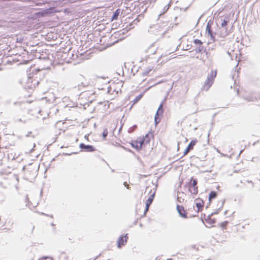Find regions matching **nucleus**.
<instances>
[{
  "mask_svg": "<svg viewBox=\"0 0 260 260\" xmlns=\"http://www.w3.org/2000/svg\"><path fill=\"white\" fill-rule=\"evenodd\" d=\"M116 84H119V85L121 87H122L123 85V82L121 80L118 81L117 83L114 82L113 83V85H115Z\"/></svg>",
  "mask_w": 260,
  "mask_h": 260,
  "instance_id": "21",
  "label": "nucleus"
},
{
  "mask_svg": "<svg viewBox=\"0 0 260 260\" xmlns=\"http://www.w3.org/2000/svg\"><path fill=\"white\" fill-rule=\"evenodd\" d=\"M206 222L211 226H213L216 222V219L213 217V215H209L205 219Z\"/></svg>",
  "mask_w": 260,
  "mask_h": 260,
  "instance_id": "9",
  "label": "nucleus"
},
{
  "mask_svg": "<svg viewBox=\"0 0 260 260\" xmlns=\"http://www.w3.org/2000/svg\"><path fill=\"white\" fill-rule=\"evenodd\" d=\"M120 9H117L115 12H114L113 16L112 17L111 20L113 21L114 20H117L120 13Z\"/></svg>",
  "mask_w": 260,
  "mask_h": 260,
  "instance_id": "14",
  "label": "nucleus"
},
{
  "mask_svg": "<svg viewBox=\"0 0 260 260\" xmlns=\"http://www.w3.org/2000/svg\"><path fill=\"white\" fill-rule=\"evenodd\" d=\"M223 206V202H221V206H220V207L219 208V209L222 208Z\"/></svg>",
  "mask_w": 260,
  "mask_h": 260,
  "instance_id": "23",
  "label": "nucleus"
},
{
  "mask_svg": "<svg viewBox=\"0 0 260 260\" xmlns=\"http://www.w3.org/2000/svg\"><path fill=\"white\" fill-rule=\"evenodd\" d=\"M150 139L149 134L145 136H140L136 139L133 140L131 142L132 147L135 149L137 151H139L150 143Z\"/></svg>",
  "mask_w": 260,
  "mask_h": 260,
  "instance_id": "1",
  "label": "nucleus"
},
{
  "mask_svg": "<svg viewBox=\"0 0 260 260\" xmlns=\"http://www.w3.org/2000/svg\"><path fill=\"white\" fill-rule=\"evenodd\" d=\"M198 181L192 177L191 178L190 182L188 183V187L189 192L194 195H196L198 192V187L197 186Z\"/></svg>",
  "mask_w": 260,
  "mask_h": 260,
  "instance_id": "3",
  "label": "nucleus"
},
{
  "mask_svg": "<svg viewBox=\"0 0 260 260\" xmlns=\"http://www.w3.org/2000/svg\"><path fill=\"white\" fill-rule=\"evenodd\" d=\"M154 197V192L152 193L146 202V208L144 211V215L148 211L150 205L151 204Z\"/></svg>",
  "mask_w": 260,
  "mask_h": 260,
  "instance_id": "8",
  "label": "nucleus"
},
{
  "mask_svg": "<svg viewBox=\"0 0 260 260\" xmlns=\"http://www.w3.org/2000/svg\"><path fill=\"white\" fill-rule=\"evenodd\" d=\"M228 224V221H224L221 223L220 226L223 229H226Z\"/></svg>",
  "mask_w": 260,
  "mask_h": 260,
  "instance_id": "19",
  "label": "nucleus"
},
{
  "mask_svg": "<svg viewBox=\"0 0 260 260\" xmlns=\"http://www.w3.org/2000/svg\"><path fill=\"white\" fill-rule=\"evenodd\" d=\"M80 96L81 99H85L90 103L95 100V92L92 89L83 91Z\"/></svg>",
  "mask_w": 260,
  "mask_h": 260,
  "instance_id": "2",
  "label": "nucleus"
},
{
  "mask_svg": "<svg viewBox=\"0 0 260 260\" xmlns=\"http://www.w3.org/2000/svg\"><path fill=\"white\" fill-rule=\"evenodd\" d=\"M219 188H220V186H217V189H219Z\"/></svg>",
  "mask_w": 260,
  "mask_h": 260,
  "instance_id": "24",
  "label": "nucleus"
},
{
  "mask_svg": "<svg viewBox=\"0 0 260 260\" xmlns=\"http://www.w3.org/2000/svg\"><path fill=\"white\" fill-rule=\"evenodd\" d=\"M259 99V96H255L254 98H251L250 99H249L248 101H253L255 100H257Z\"/></svg>",
  "mask_w": 260,
  "mask_h": 260,
  "instance_id": "22",
  "label": "nucleus"
},
{
  "mask_svg": "<svg viewBox=\"0 0 260 260\" xmlns=\"http://www.w3.org/2000/svg\"><path fill=\"white\" fill-rule=\"evenodd\" d=\"M218 193L215 191H211L209 194V201L211 202L213 200L217 197Z\"/></svg>",
  "mask_w": 260,
  "mask_h": 260,
  "instance_id": "12",
  "label": "nucleus"
},
{
  "mask_svg": "<svg viewBox=\"0 0 260 260\" xmlns=\"http://www.w3.org/2000/svg\"><path fill=\"white\" fill-rule=\"evenodd\" d=\"M164 113V109H163V104H161L155 115V121L156 124L158 123L160 121V119L158 118L159 116H162Z\"/></svg>",
  "mask_w": 260,
  "mask_h": 260,
  "instance_id": "5",
  "label": "nucleus"
},
{
  "mask_svg": "<svg viewBox=\"0 0 260 260\" xmlns=\"http://www.w3.org/2000/svg\"><path fill=\"white\" fill-rule=\"evenodd\" d=\"M196 206L197 208L198 211L202 210L204 206V203L203 201L201 200H197L196 202Z\"/></svg>",
  "mask_w": 260,
  "mask_h": 260,
  "instance_id": "13",
  "label": "nucleus"
},
{
  "mask_svg": "<svg viewBox=\"0 0 260 260\" xmlns=\"http://www.w3.org/2000/svg\"><path fill=\"white\" fill-rule=\"evenodd\" d=\"M206 31L208 32L210 36L212 37L213 34L212 31L211 24H210L209 22H208L207 25Z\"/></svg>",
  "mask_w": 260,
  "mask_h": 260,
  "instance_id": "15",
  "label": "nucleus"
},
{
  "mask_svg": "<svg viewBox=\"0 0 260 260\" xmlns=\"http://www.w3.org/2000/svg\"><path fill=\"white\" fill-rule=\"evenodd\" d=\"M80 147L82 149H86V151L89 152H92L95 150L94 148L91 145H85L83 144H80Z\"/></svg>",
  "mask_w": 260,
  "mask_h": 260,
  "instance_id": "11",
  "label": "nucleus"
},
{
  "mask_svg": "<svg viewBox=\"0 0 260 260\" xmlns=\"http://www.w3.org/2000/svg\"><path fill=\"white\" fill-rule=\"evenodd\" d=\"M142 96H143L142 94H140V95H138L137 96H136L134 101V103H137L142 98Z\"/></svg>",
  "mask_w": 260,
  "mask_h": 260,
  "instance_id": "18",
  "label": "nucleus"
},
{
  "mask_svg": "<svg viewBox=\"0 0 260 260\" xmlns=\"http://www.w3.org/2000/svg\"><path fill=\"white\" fill-rule=\"evenodd\" d=\"M198 141L197 139L192 140L191 141L188 146L186 148L184 152V155H186L189 151L192 150L193 149V147L194 145L197 143Z\"/></svg>",
  "mask_w": 260,
  "mask_h": 260,
  "instance_id": "7",
  "label": "nucleus"
},
{
  "mask_svg": "<svg viewBox=\"0 0 260 260\" xmlns=\"http://www.w3.org/2000/svg\"><path fill=\"white\" fill-rule=\"evenodd\" d=\"M193 42L195 44L199 46V48H200L201 47H202L203 43L201 40H200L199 39H195Z\"/></svg>",
  "mask_w": 260,
  "mask_h": 260,
  "instance_id": "16",
  "label": "nucleus"
},
{
  "mask_svg": "<svg viewBox=\"0 0 260 260\" xmlns=\"http://www.w3.org/2000/svg\"><path fill=\"white\" fill-rule=\"evenodd\" d=\"M128 236L127 234L124 236H121L118 239L117 245L119 248L124 245L127 241Z\"/></svg>",
  "mask_w": 260,
  "mask_h": 260,
  "instance_id": "6",
  "label": "nucleus"
},
{
  "mask_svg": "<svg viewBox=\"0 0 260 260\" xmlns=\"http://www.w3.org/2000/svg\"><path fill=\"white\" fill-rule=\"evenodd\" d=\"M108 129L107 128H105L103 132V134H102V136H103V138L105 139L107 137V136H108Z\"/></svg>",
  "mask_w": 260,
  "mask_h": 260,
  "instance_id": "17",
  "label": "nucleus"
},
{
  "mask_svg": "<svg viewBox=\"0 0 260 260\" xmlns=\"http://www.w3.org/2000/svg\"><path fill=\"white\" fill-rule=\"evenodd\" d=\"M228 25V21L225 20H224L221 24V26L222 27H225L226 26Z\"/></svg>",
  "mask_w": 260,
  "mask_h": 260,
  "instance_id": "20",
  "label": "nucleus"
},
{
  "mask_svg": "<svg viewBox=\"0 0 260 260\" xmlns=\"http://www.w3.org/2000/svg\"><path fill=\"white\" fill-rule=\"evenodd\" d=\"M177 209L179 214L183 217H186V212L184 210V207L182 206L178 205L177 206Z\"/></svg>",
  "mask_w": 260,
  "mask_h": 260,
  "instance_id": "10",
  "label": "nucleus"
},
{
  "mask_svg": "<svg viewBox=\"0 0 260 260\" xmlns=\"http://www.w3.org/2000/svg\"><path fill=\"white\" fill-rule=\"evenodd\" d=\"M216 76V72L212 71L211 72V75L210 77H208L207 80H206V82L205 83L204 87H206L207 89H208L210 87V86L212 85L214 79L215 78Z\"/></svg>",
  "mask_w": 260,
  "mask_h": 260,
  "instance_id": "4",
  "label": "nucleus"
}]
</instances>
